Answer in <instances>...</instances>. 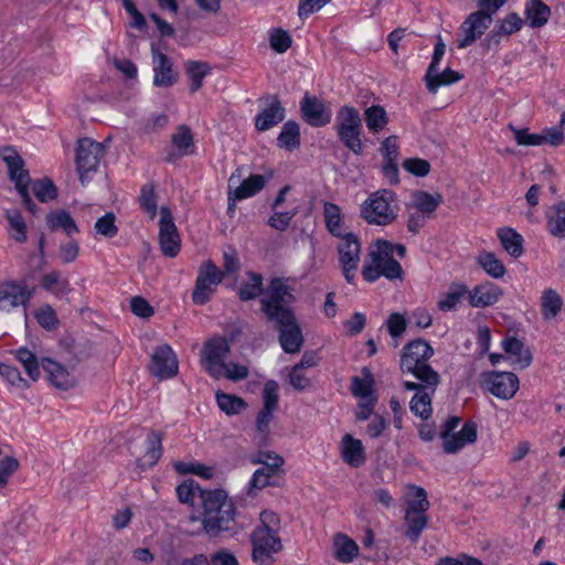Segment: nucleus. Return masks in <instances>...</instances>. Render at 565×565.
<instances>
[{
  "mask_svg": "<svg viewBox=\"0 0 565 565\" xmlns=\"http://www.w3.org/2000/svg\"><path fill=\"white\" fill-rule=\"evenodd\" d=\"M433 355L434 349L422 339L407 343L401 355V371L416 379L403 383L406 391H415L409 402L411 412L423 420H427L433 414L431 396L440 383L439 374L428 363Z\"/></svg>",
  "mask_w": 565,
  "mask_h": 565,
  "instance_id": "f257e3e1",
  "label": "nucleus"
},
{
  "mask_svg": "<svg viewBox=\"0 0 565 565\" xmlns=\"http://www.w3.org/2000/svg\"><path fill=\"white\" fill-rule=\"evenodd\" d=\"M295 296L281 278L270 280L260 298V309L266 319L279 331V343L286 353H298L303 344V337L291 308Z\"/></svg>",
  "mask_w": 565,
  "mask_h": 565,
  "instance_id": "f03ea898",
  "label": "nucleus"
},
{
  "mask_svg": "<svg viewBox=\"0 0 565 565\" xmlns=\"http://www.w3.org/2000/svg\"><path fill=\"white\" fill-rule=\"evenodd\" d=\"M202 532L210 539L234 534L236 507L227 492L222 489L201 492Z\"/></svg>",
  "mask_w": 565,
  "mask_h": 565,
  "instance_id": "7ed1b4c3",
  "label": "nucleus"
},
{
  "mask_svg": "<svg viewBox=\"0 0 565 565\" xmlns=\"http://www.w3.org/2000/svg\"><path fill=\"white\" fill-rule=\"evenodd\" d=\"M260 524L250 533L252 558L258 565H265L273 555L282 550L278 535L280 530L279 515L270 510H264L259 515Z\"/></svg>",
  "mask_w": 565,
  "mask_h": 565,
  "instance_id": "20e7f679",
  "label": "nucleus"
},
{
  "mask_svg": "<svg viewBox=\"0 0 565 565\" xmlns=\"http://www.w3.org/2000/svg\"><path fill=\"white\" fill-rule=\"evenodd\" d=\"M392 243L386 239H376L370 247V252L362 268L363 278L373 282L380 277L388 280H403V268L392 257Z\"/></svg>",
  "mask_w": 565,
  "mask_h": 565,
  "instance_id": "39448f33",
  "label": "nucleus"
},
{
  "mask_svg": "<svg viewBox=\"0 0 565 565\" xmlns=\"http://www.w3.org/2000/svg\"><path fill=\"white\" fill-rule=\"evenodd\" d=\"M394 201V194L392 191L381 190L373 192L362 203L360 216L370 225H390L397 217Z\"/></svg>",
  "mask_w": 565,
  "mask_h": 565,
  "instance_id": "423d86ee",
  "label": "nucleus"
},
{
  "mask_svg": "<svg viewBox=\"0 0 565 565\" xmlns=\"http://www.w3.org/2000/svg\"><path fill=\"white\" fill-rule=\"evenodd\" d=\"M104 153L105 149L100 142H96L90 138L77 140L75 164L82 185L87 186L92 183Z\"/></svg>",
  "mask_w": 565,
  "mask_h": 565,
  "instance_id": "0eeeda50",
  "label": "nucleus"
},
{
  "mask_svg": "<svg viewBox=\"0 0 565 565\" xmlns=\"http://www.w3.org/2000/svg\"><path fill=\"white\" fill-rule=\"evenodd\" d=\"M341 142L354 154L361 156L364 146L361 139L362 120L359 111L351 106H343L337 115L335 124Z\"/></svg>",
  "mask_w": 565,
  "mask_h": 565,
  "instance_id": "6e6552de",
  "label": "nucleus"
},
{
  "mask_svg": "<svg viewBox=\"0 0 565 565\" xmlns=\"http://www.w3.org/2000/svg\"><path fill=\"white\" fill-rule=\"evenodd\" d=\"M0 157L7 164L9 179L14 183L28 211L35 215V202H33L29 193L30 175L29 171L24 168L23 159L15 149L9 146L0 149Z\"/></svg>",
  "mask_w": 565,
  "mask_h": 565,
  "instance_id": "1a4fd4ad",
  "label": "nucleus"
},
{
  "mask_svg": "<svg viewBox=\"0 0 565 565\" xmlns=\"http://www.w3.org/2000/svg\"><path fill=\"white\" fill-rule=\"evenodd\" d=\"M223 278L224 273L212 260H204L198 270L195 286L192 291V301L195 305H205Z\"/></svg>",
  "mask_w": 565,
  "mask_h": 565,
  "instance_id": "9d476101",
  "label": "nucleus"
},
{
  "mask_svg": "<svg viewBox=\"0 0 565 565\" xmlns=\"http://www.w3.org/2000/svg\"><path fill=\"white\" fill-rule=\"evenodd\" d=\"M231 345L223 337L209 339L201 352V364L203 369L215 380H220L221 367L226 363Z\"/></svg>",
  "mask_w": 565,
  "mask_h": 565,
  "instance_id": "9b49d317",
  "label": "nucleus"
},
{
  "mask_svg": "<svg viewBox=\"0 0 565 565\" xmlns=\"http://www.w3.org/2000/svg\"><path fill=\"white\" fill-rule=\"evenodd\" d=\"M493 22V14L483 9L469 13L461 23L459 31L461 38L457 41L458 49H466L479 40Z\"/></svg>",
  "mask_w": 565,
  "mask_h": 565,
  "instance_id": "f8f14e48",
  "label": "nucleus"
},
{
  "mask_svg": "<svg viewBox=\"0 0 565 565\" xmlns=\"http://www.w3.org/2000/svg\"><path fill=\"white\" fill-rule=\"evenodd\" d=\"M338 237L340 238L338 245L339 262L345 280L349 284H353L354 270L358 268L360 262L361 243L358 236L351 232Z\"/></svg>",
  "mask_w": 565,
  "mask_h": 565,
  "instance_id": "ddd939ff",
  "label": "nucleus"
},
{
  "mask_svg": "<svg viewBox=\"0 0 565 565\" xmlns=\"http://www.w3.org/2000/svg\"><path fill=\"white\" fill-rule=\"evenodd\" d=\"M159 245L167 257H175L181 248V239L173 222L171 211L167 206L160 209Z\"/></svg>",
  "mask_w": 565,
  "mask_h": 565,
  "instance_id": "4468645a",
  "label": "nucleus"
},
{
  "mask_svg": "<svg viewBox=\"0 0 565 565\" xmlns=\"http://www.w3.org/2000/svg\"><path fill=\"white\" fill-rule=\"evenodd\" d=\"M178 370L179 363L172 348L166 343L158 345L151 354L150 373L160 380H164L175 376Z\"/></svg>",
  "mask_w": 565,
  "mask_h": 565,
  "instance_id": "2eb2a0df",
  "label": "nucleus"
},
{
  "mask_svg": "<svg viewBox=\"0 0 565 565\" xmlns=\"http://www.w3.org/2000/svg\"><path fill=\"white\" fill-rule=\"evenodd\" d=\"M491 394L501 399H511L519 390V379L512 372H489L483 374Z\"/></svg>",
  "mask_w": 565,
  "mask_h": 565,
  "instance_id": "dca6fc26",
  "label": "nucleus"
},
{
  "mask_svg": "<svg viewBox=\"0 0 565 565\" xmlns=\"http://www.w3.org/2000/svg\"><path fill=\"white\" fill-rule=\"evenodd\" d=\"M264 107L255 117V128L267 131L285 119V108L277 95H267L263 99Z\"/></svg>",
  "mask_w": 565,
  "mask_h": 565,
  "instance_id": "f3484780",
  "label": "nucleus"
},
{
  "mask_svg": "<svg viewBox=\"0 0 565 565\" xmlns=\"http://www.w3.org/2000/svg\"><path fill=\"white\" fill-rule=\"evenodd\" d=\"M41 365L46 374L49 383L58 391H68L76 386V377L73 376L68 370L50 358H43L38 361V366Z\"/></svg>",
  "mask_w": 565,
  "mask_h": 565,
  "instance_id": "a211bd4d",
  "label": "nucleus"
},
{
  "mask_svg": "<svg viewBox=\"0 0 565 565\" xmlns=\"http://www.w3.org/2000/svg\"><path fill=\"white\" fill-rule=\"evenodd\" d=\"M153 85L157 87H170L177 82V73L172 61L152 45Z\"/></svg>",
  "mask_w": 565,
  "mask_h": 565,
  "instance_id": "6ab92c4d",
  "label": "nucleus"
},
{
  "mask_svg": "<svg viewBox=\"0 0 565 565\" xmlns=\"http://www.w3.org/2000/svg\"><path fill=\"white\" fill-rule=\"evenodd\" d=\"M502 289L493 282L486 281L468 289L466 297L471 307L486 308L494 305L502 297Z\"/></svg>",
  "mask_w": 565,
  "mask_h": 565,
  "instance_id": "aec40b11",
  "label": "nucleus"
},
{
  "mask_svg": "<svg viewBox=\"0 0 565 565\" xmlns=\"http://www.w3.org/2000/svg\"><path fill=\"white\" fill-rule=\"evenodd\" d=\"M302 118L313 127H322L330 122L331 115L324 104L315 96H305L300 105Z\"/></svg>",
  "mask_w": 565,
  "mask_h": 565,
  "instance_id": "412c9836",
  "label": "nucleus"
},
{
  "mask_svg": "<svg viewBox=\"0 0 565 565\" xmlns=\"http://www.w3.org/2000/svg\"><path fill=\"white\" fill-rule=\"evenodd\" d=\"M502 348L511 365L515 370H524L532 363L533 356L530 348L515 337H509L502 341Z\"/></svg>",
  "mask_w": 565,
  "mask_h": 565,
  "instance_id": "4be33fe9",
  "label": "nucleus"
},
{
  "mask_svg": "<svg viewBox=\"0 0 565 565\" xmlns=\"http://www.w3.org/2000/svg\"><path fill=\"white\" fill-rule=\"evenodd\" d=\"M478 427L475 422H467L458 433H452L443 439V449L446 454H456L466 445L477 440Z\"/></svg>",
  "mask_w": 565,
  "mask_h": 565,
  "instance_id": "5701e85b",
  "label": "nucleus"
},
{
  "mask_svg": "<svg viewBox=\"0 0 565 565\" xmlns=\"http://www.w3.org/2000/svg\"><path fill=\"white\" fill-rule=\"evenodd\" d=\"M29 297L30 291L23 284L4 282L0 286V309L10 311L18 306H23Z\"/></svg>",
  "mask_w": 565,
  "mask_h": 565,
  "instance_id": "b1692460",
  "label": "nucleus"
},
{
  "mask_svg": "<svg viewBox=\"0 0 565 565\" xmlns=\"http://www.w3.org/2000/svg\"><path fill=\"white\" fill-rule=\"evenodd\" d=\"M340 454L343 461L353 468H359L365 463V450L360 439L350 434H345L340 443Z\"/></svg>",
  "mask_w": 565,
  "mask_h": 565,
  "instance_id": "393cba45",
  "label": "nucleus"
},
{
  "mask_svg": "<svg viewBox=\"0 0 565 565\" xmlns=\"http://www.w3.org/2000/svg\"><path fill=\"white\" fill-rule=\"evenodd\" d=\"M44 223L51 232L62 231L70 237L79 232L75 220L72 217L71 213L64 209L50 211L44 217Z\"/></svg>",
  "mask_w": 565,
  "mask_h": 565,
  "instance_id": "a878e982",
  "label": "nucleus"
},
{
  "mask_svg": "<svg viewBox=\"0 0 565 565\" xmlns=\"http://www.w3.org/2000/svg\"><path fill=\"white\" fill-rule=\"evenodd\" d=\"M38 286L57 298L68 294L71 290L68 280L56 269L42 274Z\"/></svg>",
  "mask_w": 565,
  "mask_h": 565,
  "instance_id": "bb28decb",
  "label": "nucleus"
},
{
  "mask_svg": "<svg viewBox=\"0 0 565 565\" xmlns=\"http://www.w3.org/2000/svg\"><path fill=\"white\" fill-rule=\"evenodd\" d=\"M462 77V74L451 70L450 67L445 68L443 72H439L437 67L433 72H426L424 76V82L426 84L427 90L430 94H436L441 86H447L457 83Z\"/></svg>",
  "mask_w": 565,
  "mask_h": 565,
  "instance_id": "cd10ccee",
  "label": "nucleus"
},
{
  "mask_svg": "<svg viewBox=\"0 0 565 565\" xmlns=\"http://www.w3.org/2000/svg\"><path fill=\"white\" fill-rule=\"evenodd\" d=\"M541 315L545 321L554 320L563 310L564 301L554 288H545L540 298Z\"/></svg>",
  "mask_w": 565,
  "mask_h": 565,
  "instance_id": "c85d7f7f",
  "label": "nucleus"
},
{
  "mask_svg": "<svg viewBox=\"0 0 565 565\" xmlns=\"http://www.w3.org/2000/svg\"><path fill=\"white\" fill-rule=\"evenodd\" d=\"M333 555L335 559L341 563L348 564L359 555V545L354 540L349 537L347 534L337 533L332 540Z\"/></svg>",
  "mask_w": 565,
  "mask_h": 565,
  "instance_id": "c756f323",
  "label": "nucleus"
},
{
  "mask_svg": "<svg viewBox=\"0 0 565 565\" xmlns=\"http://www.w3.org/2000/svg\"><path fill=\"white\" fill-rule=\"evenodd\" d=\"M323 220L327 231L332 236H342L348 233L344 227V215L341 207L332 202H323Z\"/></svg>",
  "mask_w": 565,
  "mask_h": 565,
  "instance_id": "7c9ffc66",
  "label": "nucleus"
},
{
  "mask_svg": "<svg viewBox=\"0 0 565 565\" xmlns=\"http://www.w3.org/2000/svg\"><path fill=\"white\" fill-rule=\"evenodd\" d=\"M443 202V195L438 192L431 194L423 190H417L412 194V203L408 209L417 210L433 216L437 207Z\"/></svg>",
  "mask_w": 565,
  "mask_h": 565,
  "instance_id": "2f4dec72",
  "label": "nucleus"
},
{
  "mask_svg": "<svg viewBox=\"0 0 565 565\" xmlns=\"http://www.w3.org/2000/svg\"><path fill=\"white\" fill-rule=\"evenodd\" d=\"M546 228L548 233L558 239L565 238V202L552 205L546 212Z\"/></svg>",
  "mask_w": 565,
  "mask_h": 565,
  "instance_id": "473e14b6",
  "label": "nucleus"
},
{
  "mask_svg": "<svg viewBox=\"0 0 565 565\" xmlns=\"http://www.w3.org/2000/svg\"><path fill=\"white\" fill-rule=\"evenodd\" d=\"M525 22L533 29L544 26L550 17L551 9L542 0H529L525 7Z\"/></svg>",
  "mask_w": 565,
  "mask_h": 565,
  "instance_id": "72a5a7b5",
  "label": "nucleus"
},
{
  "mask_svg": "<svg viewBox=\"0 0 565 565\" xmlns=\"http://www.w3.org/2000/svg\"><path fill=\"white\" fill-rule=\"evenodd\" d=\"M468 287L465 284H451L448 291L440 295L437 301L438 310L443 312L456 310L461 299L466 297Z\"/></svg>",
  "mask_w": 565,
  "mask_h": 565,
  "instance_id": "f704fd0d",
  "label": "nucleus"
},
{
  "mask_svg": "<svg viewBox=\"0 0 565 565\" xmlns=\"http://www.w3.org/2000/svg\"><path fill=\"white\" fill-rule=\"evenodd\" d=\"M266 184V179L262 174H252L245 179L241 185L231 190V200H244L262 191Z\"/></svg>",
  "mask_w": 565,
  "mask_h": 565,
  "instance_id": "c9c22d12",
  "label": "nucleus"
},
{
  "mask_svg": "<svg viewBox=\"0 0 565 565\" xmlns=\"http://www.w3.org/2000/svg\"><path fill=\"white\" fill-rule=\"evenodd\" d=\"M277 146L289 151L300 147V127L298 122L288 120L284 124L277 137Z\"/></svg>",
  "mask_w": 565,
  "mask_h": 565,
  "instance_id": "e433bc0d",
  "label": "nucleus"
},
{
  "mask_svg": "<svg viewBox=\"0 0 565 565\" xmlns=\"http://www.w3.org/2000/svg\"><path fill=\"white\" fill-rule=\"evenodd\" d=\"M184 70L191 82L190 92L195 93L201 89L203 78L211 72V66L206 62L188 61L184 64Z\"/></svg>",
  "mask_w": 565,
  "mask_h": 565,
  "instance_id": "4c0bfd02",
  "label": "nucleus"
},
{
  "mask_svg": "<svg viewBox=\"0 0 565 565\" xmlns=\"http://www.w3.org/2000/svg\"><path fill=\"white\" fill-rule=\"evenodd\" d=\"M498 237L503 248L512 257L518 258L523 254V238L513 228L504 227L499 230Z\"/></svg>",
  "mask_w": 565,
  "mask_h": 565,
  "instance_id": "58836bf2",
  "label": "nucleus"
},
{
  "mask_svg": "<svg viewBox=\"0 0 565 565\" xmlns=\"http://www.w3.org/2000/svg\"><path fill=\"white\" fill-rule=\"evenodd\" d=\"M364 120L372 134H379L388 124V116L382 106L373 105L364 110Z\"/></svg>",
  "mask_w": 565,
  "mask_h": 565,
  "instance_id": "ea45409f",
  "label": "nucleus"
},
{
  "mask_svg": "<svg viewBox=\"0 0 565 565\" xmlns=\"http://www.w3.org/2000/svg\"><path fill=\"white\" fill-rule=\"evenodd\" d=\"M215 397L220 409L228 416L237 415L247 407L246 402L242 397L233 394L218 391Z\"/></svg>",
  "mask_w": 565,
  "mask_h": 565,
  "instance_id": "a19ab883",
  "label": "nucleus"
},
{
  "mask_svg": "<svg viewBox=\"0 0 565 565\" xmlns=\"http://www.w3.org/2000/svg\"><path fill=\"white\" fill-rule=\"evenodd\" d=\"M405 522L407 524L405 535L412 542H416L420 536L423 530L427 526L428 519L425 515V512L406 511Z\"/></svg>",
  "mask_w": 565,
  "mask_h": 565,
  "instance_id": "79ce46f5",
  "label": "nucleus"
},
{
  "mask_svg": "<svg viewBox=\"0 0 565 565\" xmlns=\"http://www.w3.org/2000/svg\"><path fill=\"white\" fill-rule=\"evenodd\" d=\"M479 266L491 277L502 278L507 269L503 263L493 253L482 252L477 258Z\"/></svg>",
  "mask_w": 565,
  "mask_h": 565,
  "instance_id": "37998d69",
  "label": "nucleus"
},
{
  "mask_svg": "<svg viewBox=\"0 0 565 565\" xmlns=\"http://www.w3.org/2000/svg\"><path fill=\"white\" fill-rule=\"evenodd\" d=\"M249 281L239 287L238 296L242 301H248L257 298L264 292L263 276L254 271L247 273Z\"/></svg>",
  "mask_w": 565,
  "mask_h": 565,
  "instance_id": "c03bdc74",
  "label": "nucleus"
},
{
  "mask_svg": "<svg viewBox=\"0 0 565 565\" xmlns=\"http://www.w3.org/2000/svg\"><path fill=\"white\" fill-rule=\"evenodd\" d=\"M6 217L9 223V232L11 237L19 242L23 243L26 239V225L24 218L20 211L18 210H8L6 212Z\"/></svg>",
  "mask_w": 565,
  "mask_h": 565,
  "instance_id": "a18cd8bd",
  "label": "nucleus"
},
{
  "mask_svg": "<svg viewBox=\"0 0 565 565\" xmlns=\"http://www.w3.org/2000/svg\"><path fill=\"white\" fill-rule=\"evenodd\" d=\"M408 490L409 492L406 499L408 508L406 511L426 512L430 504L425 489L418 486H409Z\"/></svg>",
  "mask_w": 565,
  "mask_h": 565,
  "instance_id": "49530a36",
  "label": "nucleus"
},
{
  "mask_svg": "<svg viewBox=\"0 0 565 565\" xmlns=\"http://www.w3.org/2000/svg\"><path fill=\"white\" fill-rule=\"evenodd\" d=\"M96 235L113 238L118 234L117 217L114 212H107L98 217L94 224Z\"/></svg>",
  "mask_w": 565,
  "mask_h": 565,
  "instance_id": "de8ad7c7",
  "label": "nucleus"
},
{
  "mask_svg": "<svg viewBox=\"0 0 565 565\" xmlns=\"http://www.w3.org/2000/svg\"><path fill=\"white\" fill-rule=\"evenodd\" d=\"M172 145L181 151V154L192 153L193 134L186 125H180L175 128V132L171 136Z\"/></svg>",
  "mask_w": 565,
  "mask_h": 565,
  "instance_id": "09e8293b",
  "label": "nucleus"
},
{
  "mask_svg": "<svg viewBox=\"0 0 565 565\" xmlns=\"http://www.w3.org/2000/svg\"><path fill=\"white\" fill-rule=\"evenodd\" d=\"M253 463H260L266 471L271 473L281 475L282 465L285 462L284 458L275 452L270 451H260L257 456L250 459Z\"/></svg>",
  "mask_w": 565,
  "mask_h": 565,
  "instance_id": "8fccbe9b",
  "label": "nucleus"
},
{
  "mask_svg": "<svg viewBox=\"0 0 565 565\" xmlns=\"http://www.w3.org/2000/svg\"><path fill=\"white\" fill-rule=\"evenodd\" d=\"M162 434L151 430L147 436V452L145 455L146 463L153 466L162 455Z\"/></svg>",
  "mask_w": 565,
  "mask_h": 565,
  "instance_id": "3c124183",
  "label": "nucleus"
},
{
  "mask_svg": "<svg viewBox=\"0 0 565 565\" xmlns=\"http://www.w3.org/2000/svg\"><path fill=\"white\" fill-rule=\"evenodd\" d=\"M38 324L49 332L58 329L61 322L56 311L51 305L45 303L38 309Z\"/></svg>",
  "mask_w": 565,
  "mask_h": 565,
  "instance_id": "603ef678",
  "label": "nucleus"
},
{
  "mask_svg": "<svg viewBox=\"0 0 565 565\" xmlns=\"http://www.w3.org/2000/svg\"><path fill=\"white\" fill-rule=\"evenodd\" d=\"M58 198V189L49 177L38 179V201L42 203H50L56 201Z\"/></svg>",
  "mask_w": 565,
  "mask_h": 565,
  "instance_id": "864d4df0",
  "label": "nucleus"
},
{
  "mask_svg": "<svg viewBox=\"0 0 565 565\" xmlns=\"http://www.w3.org/2000/svg\"><path fill=\"white\" fill-rule=\"evenodd\" d=\"M279 385L276 381H267L263 390V408L260 411L273 413L276 411L279 402Z\"/></svg>",
  "mask_w": 565,
  "mask_h": 565,
  "instance_id": "5fc2aeb1",
  "label": "nucleus"
},
{
  "mask_svg": "<svg viewBox=\"0 0 565 565\" xmlns=\"http://www.w3.org/2000/svg\"><path fill=\"white\" fill-rule=\"evenodd\" d=\"M522 23L523 21L518 13H509L497 22L494 35H511L522 28Z\"/></svg>",
  "mask_w": 565,
  "mask_h": 565,
  "instance_id": "6e6d98bb",
  "label": "nucleus"
},
{
  "mask_svg": "<svg viewBox=\"0 0 565 565\" xmlns=\"http://www.w3.org/2000/svg\"><path fill=\"white\" fill-rule=\"evenodd\" d=\"M248 375H249V371L246 365L230 362V363H225L221 367L220 379H227L232 382H239V381L247 379Z\"/></svg>",
  "mask_w": 565,
  "mask_h": 565,
  "instance_id": "4d7b16f0",
  "label": "nucleus"
},
{
  "mask_svg": "<svg viewBox=\"0 0 565 565\" xmlns=\"http://www.w3.org/2000/svg\"><path fill=\"white\" fill-rule=\"evenodd\" d=\"M0 375L11 386H15L18 388H25L29 386L28 381L21 376L20 371L12 365L0 363Z\"/></svg>",
  "mask_w": 565,
  "mask_h": 565,
  "instance_id": "13d9d810",
  "label": "nucleus"
},
{
  "mask_svg": "<svg viewBox=\"0 0 565 565\" xmlns=\"http://www.w3.org/2000/svg\"><path fill=\"white\" fill-rule=\"evenodd\" d=\"M274 414L269 412L259 411L256 417V433L260 444L266 445L270 434V423Z\"/></svg>",
  "mask_w": 565,
  "mask_h": 565,
  "instance_id": "bf43d9fd",
  "label": "nucleus"
},
{
  "mask_svg": "<svg viewBox=\"0 0 565 565\" xmlns=\"http://www.w3.org/2000/svg\"><path fill=\"white\" fill-rule=\"evenodd\" d=\"M271 49L277 53H285L292 43L289 33L282 29H274L269 34Z\"/></svg>",
  "mask_w": 565,
  "mask_h": 565,
  "instance_id": "052dcab7",
  "label": "nucleus"
},
{
  "mask_svg": "<svg viewBox=\"0 0 565 565\" xmlns=\"http://www.w3.org/2000/svg\"><path fill=\"white\" fill-rule=\"evenodd\" d=\"M139 200L142 210L149 215L151 220L154 218L157 215V196L153 186L145 185L141 189Z\"/></svg>",
  "mask_w": 565,
  "mask_h": 565,
  "instance_id": "680f3d73",
  "label": "nucleus"
},
{
  "mask_svg": "<svg viewBox=\"0 0 565 565\" xmlns=\"http://www.w3.org/2000/svg\"><path fill=\"white\" fill-rule=\"evenodd\" d=\"M15 359L23 365L28 376L35 381V353L26 348H20L15 351Z\"/></svg>",
  "mask_w": 565,
  "mask_h": 565,
  "instance_id": "e2e57ef3",
  "label": "nucleus"
},
{
  "mask_svg": "<svg viewBox=\"0 0 565 565\" xmlns=\"http://www.w3.org/2000/svg\"><path fill=\"white\" fill-rule=\"evenodd\" d=\"M279 476L278 473H271L266 471L265 468L260 467L257 469L250 481H249V493L254 490H262L271 484V479Z\"/></svg>",
  "mask_w": 565,
  "mask_h": 565,
  "instance_id": "0e129e2a",
  "label": "nucleus"
},
{
  "mask_svg": "<svg viewBox=\"0 0 565 565\" xmlns=\"http://www.w3.org/2000/svg\"><path fill=\"white\" fill-rule=\"evenodd\" d=\"M403 168L416 177H426L430 171V163L425 159L411 158L404 160Z\"/></svg>",
  "mask_w": 565,
  "mask_h": 565,
  "instance_id": "69168bd1",
  "label": "nucleus"
},
{
  "mask_svg": "<svg viewBox=\"0 0 565 565\" xmlns=\"http://www.w3.org/2000/svg\"><path fill=\"white\" fill-rule=\"evenodd\" d=\"M79 254V245L71 239L58 247V258L63 264H71L76 260Z\"/></svg>",
  "mask_w": 565,
  "mask_h": 565,
  "instance_id": "338daca9",
  "label": "nucleus"
},
{
  "mask_svg": "<svg viewBox=\"0 0 565 565\" xmlns=\"http://www.w3.org/2000/svg\"><path fill=\"white\" fill-rule=\"evenodd\" d=\"M436 565H486L481 559L461 554L459 557H441Z\"/></svg>",
  "mask_w": 565,
  "mask_h": 565,
  "instance_id": "774afa93",
  "label": "nucleus"
}]
</instances>
